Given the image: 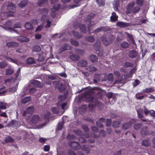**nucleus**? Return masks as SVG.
I'll return each instance as SVG.
<instances>
[{"instance_id": "obj_23", "label": "nucleus", "mask_w": 155, "mask_h": 155, "mask_svg": "<svg viewBox=\"0 0 155 155\" xmlns=\"http://www.w3.org/2000/svg\"><path fill=\"white\" fill-rule=\"evenodd\" d=\"M129 45V44L126 41L123 42L120 44L121 46L124 48H126L128 47Z\"/></svg>"}, {"instance_id": "obj_16", "label": "nucleus", "mask_w": 155, "mask_h": 155, "mask_svg": "<svg viewBox=\"0 0 155 155\" xmlns=\"http://www.w3.org/2000/svg\"><path fill=\"white\" fill-rule=\"evenodd\" d=\"M33 84L35 86L38 87H41L43 86V84L39 81L35 80L33 82Z\"/></svg>"}, {"instance_id": "obj_3", "label": "nucleus", "mask_w": 155, "mask_h": 155, "mask_svg": "<svg viewBox=\"0 0 155 155\" xmlns=\"http://www.w3.org/2000/svg\"><path fill=\"white\" fill-rule=\"evenodd\" d=\"M8 9L10 10L8 12H6L5 15L7 16H13L15 11V7L14 4L10 3L8 5Z\"/></svg>"}, {"instance_id": "obj_64", "label": "nucleus", "mask_w": 155, "mask_h": 155, "mask_svg": "<svg viewBox=\"0 0 155 155\" xmlns=\"http://www.w3.org/2000/svg\"><path fill=\"white\" fill-rule=\"evenodd\" d=\"M100 45V42L99 41H97L96 43L94 44V46L97 47L99 46Z\"/></svg>"}, {"instance_id": "obj_5", "label": "nucleus", "mask_w": 155, "mask_h": 155, "mask_svg": "<svg viewBox=\"0 0 155 155\" xmlns=\"http://www.w3.org/2000/svg\"><path fill=\"white\" fill-rule=\"evenodd\" d=\"M60 8V5L57 4L55 5L51 9V15L53 18H54L55 16L56 11L58 10Z\"/></svg>"}, {"instance_id": "obj_17", "label": "nucleus", "mask_w": 155, "mask_h": 155, "mask_svg": "<svg viewBox=\"0 0 155 155\" xmlns=\"http://www.w3.org/2000/svg\"><path fill=\"white\" fill-rule=\"evenodd\" d=\"M154 91V89L153 87L147 88L143 89L142 92L149 93L153 92Z\"/></svg>"}, {"instance_id": "obj_53", "label": "nucleus", "mask_w": 155, "mask_h": 155, "mask_svg": "<svg viewBox=\"0 0 155 155\" xmlns=\"http://www.w3.org/2000/svg\"><path fill=\"white\" fill-rule=\"evenodd\" d=\"M50 149V147L48 145H45L44 147V150L45 151H48Z\"/></svg>"}, {"instance_id": "obj_1", "label": "nucleus", "mask_w": 155, "mask_h": 155, "mask_svg": "<svg viewBox=\"0 0 155 155\" xmlns=\"http://www.w3.org/2000/svg\"><path fill=\"white\" fill-rule=\"evenodd\" d=\"M48 10L45 8L40 10V12L43 15L41 18L42 23L43 24H46L45 26V28L49 27L51 23V21H49L48 17L45 15L48 13Z\"/></svg>"}, {"instance_id": "obj_10", "label": "nucleus", "mask_w": 155, "mask_h": 155, "mask_svg": "<svg viewBox=\"0 0 155 155\" xmlns=\"http://www.w3.org/2000/svg\"><path fill=\"white\" fill-rule=\"evenodd\" d=\"M114 75L117 77V80L116 81V83L120 82L122 80V76L120 75L119 72L116 71L114 72Z\"/></svg>"}, {"instance_id": "obj_49", "label": "nucleus", "mask_w": 155, "mask_h": 155, "mask_svg": "<svg viewBox=\"0 0 155 155\" xmlns=\"http://www.w3.org/2000/svg\"><path fill=\"white\" fill-rule=\"evenodd\" d=\"M17 87H12L9 89V91L10 92H14L16 91Z\"/></svg>"}, {"instance_id": "obj_52", "label": "nucleus", "mask_w": 155, "mask_h": 155, "mask_svg": "<svg viewBox=\"0 0 155 155\" xmlns=\"http://www.w3.org/2000/svg\"><path fill=\"white\" fill-rule=\"evenodd\" d=\"M104 28L103 27H102V28H97V29H96V30H95L94 31L95 32H98L101 31H104Z\"/></svg>"}, {"instance_id": "obj_13", "label": "nucleus", "mask_w": 155, "mask_h": 155, "mask_svg": "<svg viewBox=\"0 0 155 155\" xmlns=\"http://www.w3.org/2000/svg\"><path fill=\"white\" fill-rule=\"evenodd\" d=\"M34 111V108L32 107H28L27 108L26 111H24L23 113V116H25L26 115V114L27 113L29 114L32 113Z\"/></svg>"}, {"instance_id": "obj_39", "label": "nucleus", "mask_w": 155, "mask_h": 155, "mask_svg": "<svg viewBox=\"0 0 155 155\" xmlns=\"http://www.w3.org/2000/svg\"><path fill=\"white\" fill-rule=\"evenodd\" d=\"M6 104L5 103H0V107L1 109H4L6 108Z\"/></svg>"}, {"instance_id": "obj_48", "label": "nucleus", "mask_w": 155, "mask_h": 155, "mask_svg": "<svg viewBox=\"0 0 155 155\" xmlns=\"http://www.w3.org/2000/svg\"><path fill=\"white\" fill-rule=\"evenodd\" d=\"M43 25H41L39 26L36 29L35 31L37 32V31H40L41 30L42 28H43Z\"/></svg>"}, {"instance_id": "obj_8", "label": "nucleus", "mask_w": 155, "mask_h": 155, "mask_svg": "<svg viewBox=\"0 0 155 155\" xmlns=\"http://www.w3.org/2000/svg\"><path fill=\"white\" fill-rule=\"evenodd\" d=\"M12 25V22L10 21H8L6 23L5 26H6V29H8L9 31H15V30H14L13 28H11V27Z\"/></svg>"}, {"instance_id": "obj_22", "label": "nucleus", "mask_w": 155, "mask_h": 155, "mask_svg": "<svg viewBox=\"0 0 155 155\" xmlns=\"http://www.w3.org/2000/svg\"><path fill=\"white\" fill-rule=\"evenodd\" d=\"M71 59L73 61L78 60L79 59V56L78 55L73 54L70 57Z\"/></svg>"}, {"instance_id": "obj_26", "label": "nucleus", "mask_w": 155, "mask_h": 155, "mask_svg": "<svg viewBox=\"0 0 155 155\" xmlns=\"http://www.w3.org/2000/svg\"><path fill=\"white\" fill-rule=\"evenodd\" d=\"M14 72V71L12 69H8L6 70V74L9 75L12 74Z\"/></svg>"}, {"instance_id": "obj_24", "label": "nucleus", "mask_w": 155, "mask_h": 155, "mask_svg": "<svg viewBox=\"0 0 155 155\" xmlns=\"http://www.w3.org/2000/svg\"><path fill=\"white\" fill-rule=\"evenodd\" d=\"M25 27L27 29H32L33 27L30 23L27 22L26 23L25 25Z\"/></svg>"}, {"instance_id": "obj_2", "label": "nucleus", "mask_w": 155, "mask_h": 155, "mask_svg": "<svg viewBox=\"0 0 155 155\" xmlns=\"http://www.w3.org/2000/svg\"><path fill=\"white\" fill-rule=\"evenodd\" d=\"M134 2H130L127 7L126 12L127 13H136L138 12L140 10V8L138 6L134 7Z\"/></svg>"}, {"instance_id": "obj_41", "label": "nucleus", "mask_w": 155, "mask_h": 155, "mask_svg": "<svg viewBox=\"0 0 155 155\" xmlns=\"http://www.w3.org/2000/svg\"><path fill=\"white\" fill-rule=\"evenodd\" d=\"M143 2V0H136V3L139 6L142 5Z\"/></svg>"}, {"instance_id": "obj_46", "label": "nucleus", "mask_w": 155, "mask_h": 155, "mask_svg": "<svg viewBox=\"0 0 155 155\" xmlns=\"http://www.w3.org/2000/svg\"><path fill=\"white\" fill-rule=\"evenodd\" d=\"M7 60L9 61L18 64V61L15 60L13 59L10 58H8Z\"/></svg>"}, {"instance_id": "obj_9", "label": "nucleus", "mask_w": 155, "mask_h": 155, "mask_svg": "<svg viewBox=\"0 0 155 155\" xmlns=\"http://www.w3.org/2000/svg\"><path fill=\"white\" fill-rule=\"evenodd\" d=\"M56 88H57L60 91H63L65 88V86L64 84L59 83L56 86Z\"/></svg>"}, {"instance_id": "obj_36", "label": "nucleus", "mask_w": 155, "mask_h": 155, "mask_svg": "<svg viewBox=\"0 0 155 155\" xmlns=\"http://www.w3.org/2000/svg\"><path fill=\"white\" fill-rule=\"evenodd\" d=\"M63 50H62V51H64L66 50H69L71 49V47L70 45L68 44L65 45L64 47H63Z\"/></svg>"}, {"instance_id": "obj_45", "label": "nucleus", "mask_w": 155, "mask_h": 155, "mask_svg": "<svg viewBox=\"0 0 155 155\" xmlns=\"http://www.w3.org/2000/svg\"><path fill=\"white\" fill-rule=\"evenodd\" d=\"M21 27V24L18 23L15 24L14 25V28H20Z\"/></svg>"}, {"instance_id": "obj_56", "label": "nucleus", "mask_w": 155, "mask_h": 155, "mask_svg": "<svg viewBox=\"0 0 155 155\" xmlns=\"http://www.w3.org/2000/svg\"><path fill=\"white\" fill-rule=\"evenodd\" d=\"M47 0H40L38 2V5H41L42 4L44 3L45 2L47 1Z\"/></svg>"}, {"instance_id": "obj_58", "label": "nucleus", "mask_w": 155, "mask_h": 155, "mask_svg": "<svg viewBox=\"0 0 155 155\" xmlns=\"http://www.w3.org/2000/svg\"><path fill=\"white\" fill-rule=\"evenodd\" d=\"M111 119H107V123H106L107 125L108 126H110L111 124Z\"/></svg>"}, {"instance_id": "obj_40", "label": "nucleus", "mask_w": 155, "mask_h": 155, "mask_svg": "<svg viewBox=\"0 0 155 155\" xmlns=\"http://www.w3.org/2000/svg\"><path fill=\"white\" fill-rule=\"evenodd\" d=\"M149 144L147 140H144L142 141V145L144 146L147 147Z\"/></svg>"}, {"instance_id": "obj_50", "label": "nucleus", "mask_w": 155, "mask_h": 155, "mask_svg": "<svg viewBox=\"0 0 155 155\" xmlns=\"http://www.w3.org/2000/svg\"><path fill=\"white\" fill-rule=\"evenodd\" d=\"M87 40L90 42H92L94 40V38L93 37H89L87 38Z\"/></svg>"}, {"instance_id": "obj_61", "label": "nucleus", "mask_w": 155, "mask_h": 155, "mask_svg": "<svg viewBox=\"0 0 155 155\" xmlns=\"http://www.w3.org/2000/svg\"><path fill=\"white\" fill-rule=\"evenodd\" d=\"M79 141L81 143H85L86 140L84 139L82 137H81L79 138Z\"/></svg>"}, {"instance_id": "obj_25", "label": "nucleus", "mask_w": 155, "mask_h": 155, "mask_svg": "<svg viewBox=\"0 0 155 155\" xmlns=\"http://www.w3.org/2000/svg\"><path fill=\"white\" fill-rule=\"evenodd\" d=\"M31 99L30 97H26L22 99V103L25 104L29 101L31 100Z\"/></svg>"}, {"instance_id": "obj_32", "label": "nucleus", "mask_w": 155, "mask_h": 155, "mask_svg": "<svg viewBox=\"0 0 155 155\" xmlns=\"http://www.w3.org/2000/svg\"><path fill=\"white\" fill-rule=\"evenodd\" d=\"M96 1L98 4L100 6H104L105 4V2L104 0H96Z\"/></svg>"}, {"instance_id": "obj_37", "label": "nucleus", "mask_w": 155, "mask_h": 155, "mask_svg": "<svg viewBox=\"0 0 155 155\" xmlns=\"http://www.w3.org/2000/svg\"><path fill=\"white\" fill-rule=\"evenodd\" d=\"M71 42L72 45L75 46L78 45L79 44L78 42L74 39H71Z\"/></svg>"}, {"instance_id": "obj_27", "label": "nucleus", "mask_w": 155, "mask_h": 155, "mask_svg": "<svg viewBox=\"0 0 155 155\" xmlns=\"http://www.w3.org/2000/svg\"><path fill=\"white\" fill-rule=\"evenodd\" d=\"M138 117L140 118L143 117V111L141 109H139L137 110Z\"/></svg>"}, {"instance_id": "obj_7", "label": "nucleus", "mask_w": 155, "mask_h": 155, "mask_svg": "<svg viewBox=\"0 0 155 155\" xmlns=\"http://www.w3.org/2000/svg\"><path fill=\"white\" fill-rule=\"evenodd\" d=\"M135 121V120H132L130 122L128 123H126L124 124L122 127V129H127L129 128L132 124H134V122Z\"/></svg>"}, {"instance_id": "obj_12", "label": "nucleus", "mask_w": 155, "mask_h": 155, "mask_svg": "<svg viewBox=\"0 0 155 155\" xmlns=\"http://www.w3.org/2000/svg\"><path fill=\"white\" fill-rule=\"evenodd\" d=\"M18 43L15 42H10L6 44V46L9 47H12L15 48L18 46Z\"/></svg>"}, {"instance_id": "obj_4", "label": "nucleus", "mask_w": 155, "mask_h": 155, "mask_svg": "<svg viewBox=\"0 0 155 155\" xmlns=\"http://www.w3.org/2000/svg\"><path fill=\"white\" fill-rule=\"evenodd\" d=\"M101 39L104 44L106 45H108L110 43H111L113 41L114 39V37L113 35L110 36L109 38L108 41H107L105 37L104 36L101 38Z\"/></svg>"}, {"instance_id": "obj_28", "label": "nucleus", "mask_w": 155, "mask_h": 155, "mask_svg": "<svg viewBox=\"0 0 155 155\" xmlns=\"http://www.w3.org/2000/svg\"><path fill=\"white\" fill-rule=\"evenodd\" d=\"M27 4V2L26 0H23L18 5L21 8H22Z\"/></svg>"}, {"instance_id": "obj_29", "label": "nucleus", "mask_w": 155, "mask_h": 155, "mask_svg": "<svg viewBox=\"0 0 155 155\" xmlns=\"http://www.w3.org/2000/svg\"><path fill=\"white\" fill-rule=\"evenodd\" d=\"M87 64V62L85 60H81L79 62V64L82 67L85 66Z\"/></svg>"}, {"instance_id": "obj_55", "label": "nucleus", "mask_w": 155, "mask_h": 155, "mask_svg": "<svg viewBox=\"0 0 155 155\" xmlns=\"http://www.w3.org/2000/svg\"><path fill=\"white\" fill-rule=\"evenodd\" d=\"M150 113L151 116L155 117V112L153 110H151Z\"/></svg>"}, {"instance_id": "obj_54", "label": "nucleus", "mask_w": 155, "mask_h": 155, "mask_svg": "<svg viewBox=\"0 0 155 155\" xmlns=\"http://www.w3.org/2000/svg\"><path fill=\"white\" fill-rule=\"evenodd\" d=\"M50 114V113L48 111H47L45 114V119H48Z\"/></svg>"}, {"instance_id": "obj_44", "label": "nucleus", "mask_w": 155, "mask_h": 155, "mask_svg": "<svg viewBox=\"0 0 155 155\" xmlns=\"http://www.w3.org/2000/svg\"><path fill=\"white\" fill-rule=\"evenodd\" d=\"M51 110L52 112L54 113H58V110L54 107L52 108Z\"/></svg>"}, {"instance_id": "obj_38", "label": "nucleus", "mask_w": 155, "mask_h": 155, "mask_svg": "<svg viewBox=\"0 0 155 155\" xmlns=\"http://www.w3.org/2000/svg\"><path fill=\"white\" fill-rule=\"evenodd\" d=\"M82 32L85 33L86 31V27L84 25H80L79 26Z\"/></svg>"}, {"instance_id": "obj_34", "label": "nucleus", "mask_w": 155, "mask_h": 155, "mask_svg": "<svg viewBox=\"0 0 155 155\" xmlns=\"http://www.w3.org/2000/svg\"><path fill=\"white\" fill-rule=\"evenodd\" d=\"M5 141L7 143H11L13 141L14 139L10 137H8L6 138Z\"/></svg>"}, {"instance_id": "obj_19", "label": "nucleus", "mask_w": 155, "mask_h": 155, "mask_svg": "<svg viewBox=\"0 0 155 155\" xmlns=\"http://www.w3.org/2000/svg\"><path fill=\"white\" fill-rule=\"evenodd\" d=\"M19 40L21 42H28L30 39L29 38L25 37H21L19 38Z\"/></svg>"}, {"instance_id": "obj_31", "label": "nucleus", "mask_w": 155, "mask_h": 155, "mask_svg": "<svg viewBox=\"0 0 155 155\" xmlns=\"http://www.w3.org/2000/svg\"><path fill=\"white\" fill-rule=\"evenodd\" d=\"M33 50L34 51L38 52L41 50V48L39 46L35 45L33 47Z\"/></svg>"}, {"instance_id": "obj_43", "label": "nucleus", "mask_w": 155, "mask_h": 155, "mask_svg": "<svg viewBox=\"0 0 155 155\" xmlns=\"http://www.w3.org/2000/svg\"><path fill=\"white\" fill-rule=\"evenodd\" d=\"M6 64L5 62L4 61H2L0 62V68H4Z\"/></svg>"}, {"instance_id": "obj_21", "label": "nucleus", "mask_w": 155, "mask_h": 155, "mask_svg": "<svg viewBox=\"0 0 155 155\" xmlns=\"http://www.w3.org/2000/svg\"><path fill=\"white\" fill-rule=\"evenodd\" d=\"M26 62L28 64H32L35 63V61L33 58H29L27 59Z\"/></svg>"}, {"instance_id": "obj_47", "label": "nucleus", "mask_w": 155, "mask_h": 155, "mask_svg": "<svg viewBox=\"0 0 155 155\" xmlns=\"http://www.w3.org/2000/svg\"><path fill=\"white\" fill-rule=\"evenodd\" d=\"M108 79L110 81H112L113 79V75L112 74L110 73L109 74Z\"/></svg>"}, {"instance_id": "obj_30", "label": "nucleus", "mask_w": 155, "mask_h": 155, "mask_svg": "<svg viewBox=\"0 0 155 155\" xmlns=\"http://www.w3.org/2000/svg\"><path fill=\"white\" fill-rule=\"evenodd\" d=\"M141 94V93H137L135 95L136 98L138 100H141L143 99L144 97V96L142 95L140 96V95Z\"/></svg>"}, {"instance_id": "obj_14", "label": "nucleus", "mask_w": 155, "mask_h": 155, "mask_svg": "<svg viewBox=\"0 0 155 155\" xmlns=\"http://www.w3.org/2000/svg\"><path fill=\"white\" fill-rule=\"evenodd\" d=\"M137 55V53L134 50H132L130 51L129 54V57L131 58H135Z\"/></svg>"}, {"instance_id": "obj_33", "label": "nucleus", "mask_w": 155, "mask_h": 155, "mask_svg": "<svg viewBox=\"0 0 155 155\" xmlns=\"http://www.w3.org/2000/svg\"><path fill=\"white\" fill-rule=\"evenodd\" d=\"M90 59L92 62H94L97 60V58L95 55H92L90 56Z\"/></svg>"}, {"instance_id": "obj_59", "label": "nucleus", "mask_w": 155, "mask_h": 155, "mask_svg": "<svg viewBox=\"0 0 155 155\" xmlns=\"http://www.w3.org/2000/svg\"><path fill=\"white\" fill-rule=\"evenodd\" d=\"M63 124L62 123H59L58 125V128L59 130H61Z\"/></svg>"}, {"instance_id": "obj_15", "label": "nucleus", "mask_w": 155, "mask_h": 155, "mask_svg": "<svg viewBox=\"0 0 155 155\" xmlns=\"http://www.w3.org/2000/svg\"><path fill=\"white\" fill-rule=\"evenodd\" d=\"M118 16L116 15V13L113 12L112 14V16L110 17V20L112 21H114L117 20Z\"/></svg>"}, {"instance_id": "obj_18", "label": "nucleus", "mask_w": 155, "mask_h": 155, "mask_svg": "<svg viewBox=\"0 0 155 155\" xmlns=\"http://www.w3.org/2000/svg\"><path fill=\"white\" fill-rule=\"evenodd\" d=\"M117 25L120 27H124L128 25V24L127 23L122 22H117Z\"/></svg>"}, {"instance_id": "obj_60", "label": "nucleus", "mask_w": 155, "mask_h": 155, "mask_svg": "<svg viewBox=\"0 0 155 155\" xmlns=\"http://www.w3.org/2000/svg\"><path fill=\"white\" fill-rule=\"evenodd\" d=\"M141 127L140 124H137L135 125L134 126V129L136 130H138L139 128Z\"/></svg>"}, {"instance_id": "obj_35", "label": "nucleus", "mask_w": 155, "mask_h": 155, "mask_svg": "<svg viewBox=\"0 0 155 155\" xmlns=\"http://www.w3.org/2000/svg\"><path fill=\"white\" fill-rule=\"evenodd\" d=\"M120 124V122L118 121H114L113 122V126L114 127H118Z\"/></svg>"}, {"instance_id": "obj_57", "label": "nucleus", "mask_w": 155, "mask_h": 155, "mask_svg": "<svg viewBox=\"0 0 155 155\" xmlns=\"http://www.w3.org/2000/svg\"><path fill=\"white\" fill-rule=\"evenodd\" d=\"M58 98L61 100H64L65 99V96L64 95H60L58 96Z\"/></svg>"}, {"instance_id": "obj_20", "label": "nucleus", "mask_w": 155, "mask_h": 155, "mask_svg": "<svg viewBox=\"0 0 155 155\" xmlns=\"http://www.w3.org/2000/svg\"><path fill=\"white\" fill-rule=\"evenodd\" d=\"M125 34L129 38V39L132 41V43L135 44L134 41V40L132 36L131 35L129 34L127 32H126L125 33Z\"/></svg>"}, {"instance_id": "obj_11", "label": "nucleus", "mask_w": 155, "mask_h": 155, "mask_svg": "<svg viewBox=\"0 0 155 155\" xmlns=\"http://www.w3.org/2000/svg\"><path fill=\"white\" fill-rule=\"evenodd\" d=\"M69 145L74 149L76 150L80 147L78 143L75 142H73L69 143Z\"/></svg>"}, {"instance_id": "obj_63", "label": "nucleus", "mask_w": 155, "mask_h": 155, "mask_svg": "<svg viewBox=\"0 0 155 155\" xmlns=\"http://www.w3.org/2000/svg\"><path fill=\"white\" fill-rule=\"evenodd\" d=\"M35 38L39 39H40L41 37V35L40 34H37L35 35Z\"/></svg>"}, {"instance_id": "obj_6", "label": "nucleus", "mask_w": 155, "mask_h": 155, "mask_svg": "<svg viewBox=\"0 0 155 155\" xmlns=\"http://www.w3.org/2000/svg\"><path fill=\"white\" fill-rule=\"evenodd\" d=\"M40 120V117L38 115H35L31 117V121L32 124H35L38 122Z\"/></svg>"}, {"instance_id": "obj_62", "label": "nucleus", "mask_w": 155, "mask_h": 155, "mask_svg": "<svg viewBox=\"0 0 155 155\" xmlns=\"http://www.w3.org/2000/svg\"><path fill=\"white\" fill-rule=\"evenodd\" d=\"M46 140H47L46 139H45L42 137L40 138L39 139V142L41 143L44 142L46 141Z\"/></svg>"}, {"instance_id": "obj_51", "label": "nucleus", "mask_w": 155, "mask_h": 155, "mask_svg": "<svg viewBox=\"0 0 155 155\" xmlns=\"http://www.w3.org/2000/svg\"><path fill=\"white\" fill-rule=\"evenodd\" d=\"M140 83V81L138 80H136L133 83V85L134 86H136Z\"/></svg>"}, {"instance_id": "obj_42", "label": "nucleus", "mask_w": 155, "mask_h": 155, "mask_svg": "<svg viewBox=\"0 0 155 155\" xmlns=\"http://www.w3.org/2000/svg\"><path fill=\"white\" fill-rule=\"evenodd\" d=\"M74 35L77 38H80L82 37L81 34H79L78 32H74Z\"/></svg>"}]
</instances>
